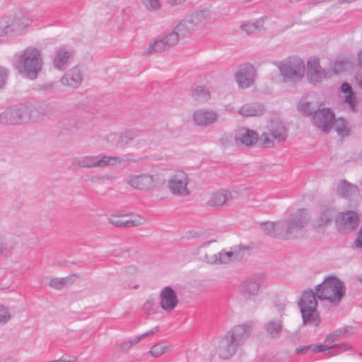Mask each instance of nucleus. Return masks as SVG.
I'll use <instances>...</instances> for the list:
<instances>
[{
    "mask_svg": "<svg viewBox=\"0 0 362 362\" xmlns=\"http://www.w3.org/2000/svg\"><path fill=\"white\" fill-rule=\"evenodd\" d=\"M252 329L250 323L234 326L220 340L217 348L219 357L226 360L233 356L237 349L249 338Z\"/></svg>",
    "mask_w": 362,
    "mask_h": 362,
    "instance_id": "obj_1",
    "label": "nucleus"
},
{
    "mask_svg": "<svg viewBox=\"0 0 362 362\" xmlns=\"http://www.w3.org/2000/svg\"><path fill=\"white\" fill-rule=\"evenodd\" d=\"M14 59L16 68L29 79H35L42 70V57L37 48L28 47L16 54Z\"/></svg>",
    "mask_w": 362,
    "mask_h": 362,
    "instance_id": "obj_2",
    "label": "nucleus"
},
{
    "mask_svg": "<svg viewBox=\"0 0 362 362\" xmlns=\"http://www.w3.org/2000/svg\"><path fill=\"white\" fill-rule=\"evenodd\" d=\"M315 298L338 304L346 292L344 284L336 276L331 275L325 278L322 284L315 288Z\"/></svg>",
    "mask_w": 362,
    "mask_h": 362,
    "instance_id": "obj_3",
    "label": "nucleus"
},
{
    "mask_svg": "<svg viewBox=\"0 0 362 362\" xmlns=\"http://www.w3.org/2000/svg\"><path fill=\"white\" fill-rule=\"evenodd\" d=\"M303 319V325L317 327L321 318L317 310V301L315 293L311 289L305 290L298 300Z\"/></svg>",
    "mask_w": 362,
    "mask_h": 362,
    "instance_id": "obj_4",
    "label": "nucleus"
},
{
    "mask_svg": "<svg viewBox=\"0 0 362 362\" xmlns=\"http://www.w3.org/2000/svg\"><path fill=\"white\" fill-rule=\"evenodd\" d=\"M310 216L305 209H300L291 214L284 223V231L287 233L286 240L298 238V233L309 222Z\"/></svg>",
    "mask_w": 362,
    "mask_h": 362,
    "instance_id": "obj_5",
    "label": "nucleus"
},
{
    "mask_svg": "<svg viewBox=\"0 0 362 362\" xmlns=\"http://www.w3.org/2000/svg\"><path fill=\"white\" fill-rule=\"evenodd\" d=\"M34 107L21 105L9 108L0 114V122L5 124H18L32 119L31 114Z\"/></svg>",
    "mask_w": 362,
    "mask_h": 362,
    "instance_id": "obj_6",
    "label": "nucleus"
},
{
    "mask_svg": "<svg viewBox=\"0 0 362 362\" xmlns=\"http://www.w3.org/2000/svg\"><path fill=\"white\" fill-rule=\"evenodd\" d=\"M284 78L290 81H298L305 75V63L300 59H288L279 66Z\"/></svg>",
    "mask_w": 362,
    "mask_h": 362,
    "instance_id": "obj_7",
    "label": "nucleus"
},
{
    "mask_svg": "<svg viewBox=\"0 0 362 362\" xmlns=\"http://www.w3.org/2000/svg\"><path fill=\"white\" fill-rule=\"evenodd\" d=\"M189 177L187 174L181 170L173 173L168 180L169 191L175 196L186 197L190 194L187 187Z\"/></svg>",
    "mask_w": 362,
    "mask_h": 362,
    "instance_id": "obj_8",
    "label": "nucleus"
},
{
    "mask_svg": "<svg viewBox=\"0 0 362 362\" xmlns=\"http://www.w3.org/2000/svg\"><path fill=\"white\" fill-rule=\"evenodd\" d=\"M131 187L138 190H148L156 185L157 176L148 173L129 175L124 180Z\"/></svg>",
    "mask_w": 362,
    "mask_h": 362,
    "instance_id": "obj_9",
    "label": "nucleus"
},
{
    "mask_svg": "<svg viewBox=\"0 0 362 362\" xmlns=\"http://www.w3.org/2000/svg\"><path fill=\"white\" fill-rule=\"evenodd\" d=\"M3 21L7 24L6 30L8 36L11 34L20 35L30 21L23 11H18L13 16L6 17Z\"/></svg>",
    "mask_w": 362,
    "mask_h": 362,
    "instance_id": "obj_10",
    "label": "nucleus"
},
{
    "mask_svg": "<svg viewBox=\"0 0 362 362\" xmlns=\"http://www.w3.org/2000/svg\"><path fill=\"white\" fill-rule=\"evenodd\" d=\"M334 114L329 108H322L315 112L312 120L322 132L328 133L333 126Z\"/></svg>",
    "mask_w": 362,
    "mask_h": 362,
    "instance_id": "obj_11",
    "label": "nucleus"
},
{
    "mask_svg": "<svg viewBox=\"0 0 362 362\" xmlns=\"http://www.w3.org/2000/svg\"><path fill=\"white\" fill-rule=\"evenodd\" d=\"M256 71L252 64L245 63L239 66L235 74V81L241 88H247L255 81Z\"/></svg>",
    "mask_w": 362,
    "mask_h": 362,
    "instance_id": "obj_12",
    "label": "nucleus"
},
{
    "mask_svg": "<svg viewBox=\"0 0 362 362\" xmlns=\"http://www.w3.org/2000/svg\"><path fill=\"white\" fill-rule=\"evenodd\" d=\"M178 42V37L175 33H170L163 38L157 39L150 44L148 50L144 54L161 52L175 45Z\"/></svg>",
    "mask_w": 362,
    "mask_h": 362,
    "instance_id": "obj_13",
    "label": "nucleus"
},
{
    "mask_svg": "<svg viewBox=\"0 0 362 362\" xmlns=\"http://www.w3.org/2000/svg\"><path fill=\"white\" fill-rule=\"evenodd\" d=\"M160 305L167 312L173 310L178 304L175 291L170 286L164 287L160 292Z\"/></svg>",
    "mask_w": 362,
    "mask_h": 362,
    "instance_id": "obj_14",
    "label": "nucleus"
},
{
    "mask_svg": "<svg viewBox=\"0 0 362 362\" xmlns=\"http://www.w3.org/2000/svg\"><path fill=\"white\" fill-rule=\"evenodd\" d=\"M359 218L356 212L347 211L340 213L336 218L338 223L344 230L349 232L355 230L358 226Z\"/></svg>",
    "mask_w": 362,
    "mask_h": 362,
    "instance_id": "obj_15",
    "label": "nucleus"
},
{
    "mask_svg": "<svg viewBox=\"0 0 362 362\" xmlns=\"http://www.w3.org/2000/svg\"><path fill=\"white\" fill-rule=\"evenodd\" d=\"M330 74L324 70L318 62H308L307 77L308 81L313 84L322 82L329 77Z\"/></svg>",
    "mask_w": 362,
    "mask_h": 362,
    "instance_id": "obj_16",
    "label": "nucleus"
},
{
    "mask_svg": "<svg viewBox=\"0 0 362 362\" xmlns=\"http://www.w3.org/2000/svg\"><path fill=\"white\" fill-rule=\"evenodd\" d=\"M260 227L267 235L286 240L287 233L284 231V224L282 221L262 223Z\"/></svg>",
    "mask_w": 362,
    "mask_h": 362,
    "instance_id": "obj_17",
    "label": "nucleus"
},
{
    "mask_svg": "<svg viewBox=\"0 0 362 362\" xmlns=\"http://www.w3.org/2000/svg\"><path fill=\"white\" fill-rule=\"evenodd\" d=\"M259 136L255 131L247 129L239 130L235 136L237 145L247 147L253 146L257 142Z\"/></svg>",
    "mask_w": 362,
    "mask_h": 362,
    "instance_id": "obj_18",
    "label": "nucleus"
},
{
    "mask_svg": "<svg viewBox=\"0 0 362 362\" xmlns=\"http://www.w3.org/2000/svg\"><path fill=\"white\" fill-rule=\"evenodd\" d=\"M238 253L236 249L233 251H221L218 254L208 255L206 254L202 259L209 264H228L232 258H238Z\"/></svg>",
    "mask_w": 362,
    "mask_h": 362,
    "instance_id": "obj_19",
    "label": "nucleus"
},
{
    "mask_svg": "<svg viewBox=\"0 0 362 362\" xmlns=\"http://www.w3.org/2000/svg\"><path fill=\"white\" fill-rule=\"evenodd\" d=\"M217 118V113L212 110L201 109L194 113V121L199 126L212 124L216 121Z\"/></svg>",
    "mask_w": 362,
    "mask_h": 362,
    "instance_id": "obj_20",
    "label": "nucleus"
},
{
    "mask_svg": "<svg viewBox=\"0 0 362 362\" xmlns=\"http://www.w3.org/2000/svg\"><path fill=\"white\" fill-rule=\"evenodd\" d=\"M122 214L112 215L108 218L109 222L117 227L131 228L141 226L146 222V219L144 217L136 216L133 218L129 220H122L120 217Z\"/></svg>",
    "mask_w": 362,
    "mask_h": 362,
    "instance_id": "obj_21",
    "label": "nucleus"
},
{
    "mask_svg": "<svg viewBox=\"0 0 362 362\" xmlns=\"http://www.w3.org/2000/svg\"><path fill=\"white\" fill-rule=\"evenodd\" d=\"M337 194L342 198L350 200L359 194V189L357 186L342 180L337 185Z\"/></svg>",
    "mask_w": 362,
    "mask_h": 362,
    "instance_id": "obj_22",
    "label": "nucleus"
},
{
    "mask_svg": "<svg viewBox=\"0 0 362 362\" xmlns=\"http://www.w3.org/2000/svg\"><path fill=\"white\" fill-rule=\"evenodd\" d=\"M261 284L259 277H250L244 281L241 286V293L243 296L250 297L257 295Z\"/></svg>",
    "mask_w": 362,
    "mask_h": 362,
    "instance_id": "obj_23",
    "label": "nucleus"
},
{
    "mask_svg": "<svg viewBox=\"0 0 362 362\" xmlns=\"http://www.w3.org/2000/svg\"><path fill=\"white\" fill-rule=\"evenodd\" d=\"M82 80L83 76L80 69L78 67H74L61 78V82L64 86L77 88L81 85Z\"/></svg>",
    "mask_w": 362,
    "mask_h": 362,
    "instance_id": "obj_24",
    "label": "nucleus"
},
{
    "mask_svg": "<svg viewBox=\"0 0 362 362\" xmlns=\"http://www.w3.org/2000/svg\"><path fill=\"white\" fill-rule=\"evenodd\" d=\"M197 29L196 23L194 22L192 17L189 16L180 21L172 33H175L179 38L180 37H185Z\"/></svg>",
    "mask_w": 362,
    "mask_h": 362,
    "instance_id": "obj_25",
    "label": "nucleus"
},
{
    "mask_svg": "<svg viewBox=\"0 0 362 362\" xmlns=\"http://www.w3.org/2000/svg\"><path fill=\"white\" fill-rule=\"evenodd\" d=\"M233 198L232 192L227 190H220L213 192L207 204L210 206H221Z\"/></svg>",
    "mask_w": 362,
    "mask_h": 362,
    "instance_id": "obj_26",
    "label": "nucleus"
},
{
    "mask_svg": "<svg viewBox=\"0 0 362 362\" xmlns=\"http://www.w3.org/2000/svg\"><path fill=\"white\" fill-rule=\"evenodd\" d=\"M264 112V107L259 103L245 104L238 110V113L243 117L260 116Z\"/></svg>",
    "mask_w": 362,
    "mask_h": 362,
    "instance_id": "obj_27",
    "label": "nucleus"
},
{
    "mask_svg": "<svg viewBox=\"0 0 362 362\" xmlns=\"http://www.w3.org/2000/svg\"><path fill=\"white\" fill-rule=\"evenodd\" d=\"M74 165L81 168H101L100 155L77 158L74 160Z\"/></svg>",
    "mask_w": 362,
    "mask_h": 362,
    "instance_id": "obj_28",
    "label": "nucleus"
},
{
    "mask_svg": "<svg viewBox=\"0 0 362 362\" xmlns=\"http://www.w3.org/2000/svg\"><path fill=\"white\" fill-rule=\"evenodd\" d=\"M340 90L344 93V103L349 105L351 110L355 111L358 103L351 86L348 83L344 82L341 85Z\"/></svg>",
    "mask_w": 362,
    "mask_h": 362,
    "instance_id": "obj_29",
    "label": "nucleus"
},
{
    "mask_svg": "<svg viewBox=\"0 0 362 362\" xmlns=\"http://www.w3.org/2000/svg\"><path fill=\"white\" fill-rule=\"evenodd\" d=\"M271 136L279 141H283L286 140L287 137V130L281 122H273L269 129Z\"/></svg>",
    "mask_w": 362,
    "mask_h": 362,
    "instance_id": "obj_30",
    "label": "nucleus"
},
{
    "mask_svg": "<svg viewBox=\"0 0 362 362\" xmlns=\"http://www.w3.org/2000/svg\"><path fill=\"white\" fill-rule=\"evenodd\" d=\"M101 168H104L107 165H121L124 162H137L138 160L132 158H122L119 156H108L100 154Z\"/></svg>",
    "mask_w": 362,
    "mask_h": 362,
    "instance_id": "obj_31",
    "label": "nucleus"
},
{
    "mask_svg": "<svg viewBox=\"0 0 362 362\" xmlns=\"http://www.w3.org/2000/svg\"><path fill=\"white\" fill-rule=\"evenodd\" d=\"M264 329L269 335L272 337L279 336L283 329L281 319H276L269 321L264 325Z\"/></svg>",
    "mask_w": 362,
    "mask_h": 362,
    "instance_id": "obj_32",
    "label": "nucleus"
},
{
    "mask_svg": "<svg viewBox=\"0 0 362 362\" xmlns=\"http://www.w3.org/2000/svg\"><path fill=\"white\" fill-rule=\"evenodd\" d=\"M199 29L209 23L211 18V13L208 10L198 11L190 16Z\"/></svg>",
    "mask_w": 362,
    "mask_h": 362,
    "instance_id": "obj_33",
    "label": "nucleus"
},
{
    "mask_svg": "<svg viewBox=\"0 0 362 362\" xmlns=\"http://www.w3.org/2000/svg\"><path fill=\"white\" fill-rule=\"evenodd\" d=\"M71 53L69 51L64 49H59L54 58L53 63L54 66L58 69H62L64 66L67 63Z\"/></svg>",
    "mask_w": 362,
    "mask_h": 362,
    "instance_id": "obj_34",
    "label": "nucleus"
},
{
    "mask_svg": "<svg viewBox=\"0 0 362 362\" xmlns=\"http://www.w3.org/2000/svg\"><path fill=\"white\" fill-rule=\"evenodd\" d=\"M310 351L313 353H320L325 351H330V346L327 344H310L301 347H298L296 349V353L299 354L303 351Z\"/></svg>",
    "mask_w": 362,
    "mask_h": 362,
    "instance_id": "obj_35",
    "label": "nucleus"
},
{
    "mask_svg": "<svg viewBox=\"0 0 362 362\" xmlns=\"http://www.w3.org/2000/svg\"><path fill=\"white\" fill-rule=\"evenodd\" d=\"M353 346L349 343L335 344L330 346V351L327 353V356H334L348 351H352Z\"/></svg>",
    "mask_w": 362,
    "mask_h": 362,
    "instance_id": "obj_36",
    "label": "nucleus"
},
{
    "mask_svg": "<svg viewBox=\"0 0 362 362\" xmlns=\"http://www.w3.org/2000/svg\"><path fill=\"white\" fill-rule=\"evenodd\" d=\"M159 329V327H154L152 330L149 331V332H147L146 333H144L143 334H141V335H139V336H136L127 341H125L123 344H122V349H130L131 347H132L133 346L136 345V344H138L141 339H144L145 337L149 336V335H151V334H155L156 332H157Z\"/></svg>",
    "mask_w": 362,
    "mask_h": 362,
    "instance_id": "obj_37",
    "label": "nucleus"
},
{
    "mask_svg": "<svg viewBox=\"0 0 362 362\" xmlns=\"http://www.w3.org/2000/svg\"><path fill=\"white\" fill-rule=\"evenodd\" d=\"M337 133L341 137L348 136L350 129L347 125L346 122L342 118H338L333 120V126Z\"/></svg>",
    "mask_w": 362,
    "mask_h": 362,
    "instance_id": "obj_38",
    "label": "nucleus"
},
{
    "mask_svg": "<svg viewBox=\"0 0 362 362\" xmlns=\"http://www.w3.org/2000/svg\"><path fill=\"white\" fill-rule=\"evenodd\" d=\"M347 329L345 327L337 329L329 333L325 339V344H332L346 335Z\"/></svg>",
    "mask_w": 362,
    "mask_h": 362,
    "instance_id": "obj_39",
    "label": "nucleus"
},
{
    "mask_svg": "<svg viewBox=\"0 0 362 362\" xmlns=\"http://www.w3.org/2000/svg\"><path fill=\"white\" fill-rule=\"evenodd\" d=\"M192 95L194 100L199 101H207L210 98L209 91L202 86H197Z\"/></svg>",
    "mask_w": 362,
    "mask_h": 362,
    "instance_id": "obj_40",
    "label": "nucleus"
},
{
    "mask_svg": "<svg viewBox=\"0 0 362 362\" xmlns=\"http://www.w3.org/2000/svg\"><path fill=\"white\" fill-rule=\"evenodd\" d=\"M168 349V345L164 343H158L151 348L148 354L154 358H158L167 352Z\"/></svg>",
    "mask_w": 362,
    "mask_h": 362,
    "instance_id": "obj_41",
    "label": "nucleus"
},
{
    "mask_svg": "<svg viewBox=\"0 0 362 362\" xmlns=\"http://www.w3.org/2000/svg\"><path fill=\"white\" fill-rule=\"evenodd\" d=\"M262 26L261 21L247 22L240 25V29L247 34H252L259 30Z\"/></svg>",
    "mask_w": 362,
    "mask_h": 362,
    "instance_id": "obj_42",
    "label": "nucleus"
},
{
    "mask_svg": "<svg viewBox=\"0 0 362 362\" xmlns=\"http://www.w3.org/2000/svg\"><path fill=\"white\" fill-rule=\"evenodd\" d=\"M145 134L144 132L138 129H129L122 134V141L125 140L126 142H128L138 136H144Z\"/></svg>",
    "mask_w": 362,
    "mask_h": 362,
    "instance_id": "obj_43",
    "label": "nucleus"
},
{
    "mask_svg": "<svg viewBox=\"0 0 362 362\" xmlns=\"http://www.w3.org/2000/svg\"><path fill=\"white\" fill-rule=\"evenodd\" d=\"M67 278H51L49 281V286L55 289L60 290L63 288L68 283Z\"/></svg>",
    "mask_w": 362,
    "mask_h": 362,
    "instance_id": "obj_44",
    "label": "nucleus"
},
{
    "mask_svg": "<svg viewBox=\"0 0 362 362\" xmlns=\"http://www.w3.org/2000/svg\"><path fill=\"white\" fill-rule=\"evenodd\" d=\"M158 306L153 299H148L143 305V311L147 315H151L156 313L158 310Z\"/></svg>",
    "mask_w": 362,
    "mask_h": 362,
    "instance_id": "obj_45",
    "label": "nucleus"
},
{
    "mask_svg": "<svg viewBox=\"0 0 362 362\" xmlns=\"http://www.w3.org/2000/svg\"><path fill=\"white\" fill-rule=\"evenodd\" d=\"M332 219V213L329 210L324 211L318 221V226H323L330 222Z\"/></svg>",
    "mask_w": 362,
    "mask_h": 362,
    "instance_id": "obj_46",
    "label": "nucleus"
},
{
    "mask_svg": "<svg viewBox=\"0 0 362 362\" xmlns=\"http://www.w3.org/2000/svg\"><path fill=\"white\" fill-rule=\"evenodd\" d=\"M142 3L148 11H156L160 6L159 0H142Z\"/></svg>",
    "mask_w": 362,
    "mask_h": 362,
    "instance_id": "obj_47",
    "label": "nucleus"
},
{
    "mask_svg": "<svg viewBox=\"0 0 362 362\" xmlns=\"http://www.w3.org/2000/svg\"><path fill=\"white\" fill-rule=\"evenodd\" d=\"M271 134L269 132L263 133L261 136V140L263 146L266 148H272L274 146V141L271 139Z\"/></svg>",
    "mask_w": 362,
    "mask_h": 362,
    "instance_id": "obj_48",
    "label": "nucleus"
},
{
    "mask_svg": "<svg viewBox=\"0 0 362 362\" xmlns=\"http://www.w3.org/2000/svg\"><path fill=\"white\" fill-rule=\"evenodd\" d=\"M0 312L2 314H0V324L6 323L11 319V315L8 310V309L4 305H0Z\"/></svg>",
    "mask_w": 362,
    "mask_h": 362,
    "instance_id": "obj_49",
    "label": "nucleus"
},
{
    "mask_svg": "<svg viewBox=\"0 0 362 362\" xmlns=\"http://www.w3.org/2000/svg\"><path fill=\"white\" fill-rule=\"evenodd\" d=\"M7 77L8 70L3 66H0V89L5 86L7 81Z\"/></svg>",
    "mask_w": 362,
    "mask_h": 362,
    "instance_id": "obj_50",
    "label": "nucleus"
},
{
    "mask_svg": "<svg viewBox=\"0 0 362 362\" xmlns=\"http://www.w3.org/2000/svg\"><path fill=\"white\" fill-rule=\"evenodd\" d=\"M233 141V136L230 134H224L221 139V143L223 146H228Z\"/></svg>",
    "mask_w": 362,
    "mask_h": 362,
    "instance_id": "obj_51",
    "label": "nucleus"
},
{
    "mask_svg": "<svg viewBox=\"0 0 362 362\" xmlns=\"http://www.w3.org/2000/svg\"><path fill=\"white\" fill-rule=\"evenodd\" d=\"M298 110L305 115H310L312 114V111L310 109V105L308 103H304L299 105Z\"/></svg>",
    "mask_w": 362,
    "mask_h": 362,
    "instance_id": "obj_52",
    "label": "nucleus"
},
{
    "mask_svg": "<svg viewBox=\"0 0 362 362\" xmlns=\"http://www.w3.org/2000/svg\"><path fill=\"white\" fill-rule=\"evenodd\" d=\"M7 24L2 21H0V41L4 36H8V31L6 30Z\"/></svg>",
    "mask_w": 362,
    "mask_h": 362,
    "instance_id": "obj_53",
    "label": "nucleus"
},
{
    "mask_svg": "<svg viewBox=\"0 0 362 362\" xmlns=\"http://www.w3.org/2000/svg\"><path fill=\"white\" fill-rule=\"evenodd\" d=\"M356 247L362 248V226L361 227L358 235L354 241Z\"/></svg>",
    "mask_w": 362,
    "mask_h": 362,
    "instance_id": "obj_54",
    "label": "nucleus"
},
{
    "mask_svg": "<svg viewBox=\"0 0 362 362\" xmlns=\"http://www.w3.org/2000/svg\"><path fill=\"white\" fill-rule=\"evenodd\" d=\"M9 253V250L6 247L5 244L0 241V257L6 255Z\"/></svg>",
    "mask_w": 362,
    "mask_h": 362,
    "instance_id": "obj_55",
    "label": "nucleus"
},
{
    "mask_svg": "<svg viewBox=\"0 0 362 362\" xmlns=\"http://www.w3.org/2000/svg\"><path fill=\"white\" fill-rule=\"evenodd\" d=\"M55 83H50L47 84H45L42 86V89L45 92H50L54 88Z\"/></svg>",
    "mask_w": 362,
    "mask_h": 362,
    "instance_id": "obj_56",
    "label": "nucleus"
},
{
    "mask_svg": "<svg viewBox=\"0 0 362 362\" xmlns=\"http://www.w3.org/2000/svg\"><path fill=\"white\" fill-rule=\"evenodd\" d=\"M186 1L187 0H168V3L171 6H175V5L181 4Z\"/></svg>",
    "mask_w": 362,
    "mask_h": 362,
    "instance_id": "obj_57",
    "label": "nucleus"
},
{
    "mask_svg": "<svg viewBox=\"0 0 362 362\" xmlns=\"http://www.w3.org/2000/svg\"><path fill=\"white\" fill-rule=\"evenodd\" d=\"M356 79L360 88H362V74L357 75Z\"/></svg>",
    "mask_w": 362,
    "mask_h": 362,
    "instance_id": "obj_58",
    "label": "nucleus"
},
{
    "mask_svg": "<svg viewBox=\"0 0 362 362\" xmlns=\"http://www.w3.org/2000/svg\"><path fill=\"white\" fill-rule=\"evenodd\" d=\"M358 62L359 66L362 68V50L358 53Z\"/></svg>",
    "mask_w": 362,
    "mask_h": 362,
    "instance_id": "obj_59",
    "label": "nucleus"
},
{
    "mask_svg": "<svg viewBox=\"0 0 362 362\" xmlns=\"http://www.w3.org/2000/svg\"><path fill=\"white\" fill-rule=\"evenodd\" d=\"M213 241H208V242H206V243H204L203 244H202L200 245V247H199V250H201L202 248L203 247H208L211 243H212Z\"/></svg>",
    "mask_w": 362,
    "mask_h": 362,
    "instance_id": "obj_60",
    "label": "nucleus"
},
{
    "mask_svg": "<svg viewBox=\"0 0 362 362\" xmlns=\"http://www.w3.org/2000/svg\"><path fill=\"white\" fill-rule=\"evenodd\" d=\"M73 361H74L68 360V359L64 358H62L56 361V362H73Z\"/></svg>",
    "mask_w": 362,
    "mask_h": 362,
    "instance_id": "obj_61",
    "label": "nucleus"
},
{
    "mask_svg": "<svg viewBox=\"0 0 362 362\" xmlns=\"http://www.w3.org/2000/svg\"><path fill=\"white\" fill-rule=\"evenodd\" d=\"M127 269L129 271V272H136V268L134 266H131V267H129Z\"/></svg>",
    "mask_w": 362,
    "mask_h": 362,
    "instance_id": "obj_62",
    "label": "nucleus"
},
{
    "mask_svg": "<svg viewBox=\"0 0 362 362\" xmlns=\"http://www.w3.org/2000/svg\"><path fill=\"white\" fill-rule=\"evenodd\" d=\"M356 0H339V3H341V4H343V3H351V2H354Z\"/></svg>",
    "mask_w": 362,
    "mask_h": 362,
    "instance_id": "obj_63",
    "label": "nucleus"
},
{
    "mask_svg": "<svg viewBox=\"0 0 362 362\" xmlns=\"http://www.w3.org/2000/svg\"><path fill=\"white\" fill-rule=\"evenodd\" d=\"M357 280L359 281L362 284V273L357 276Z\"/></svg>",
    "mask_w": 362,
    "mask_h": 362,
    "instance_id": "obj_64",
    "label": "nucleus"
}]
</instances>
